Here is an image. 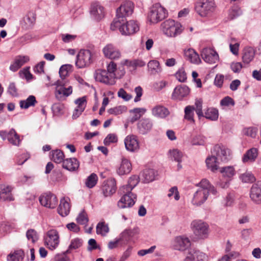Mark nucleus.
<instances>
[{
    "instance_id": "nucleus-34",
    "label": "nucleus",
    "mask_w": 261,
    "mask_h": 261,
    "mask_svg": "<svg viewBox=\"0 0 261 261\" xmlns=\"http://www.w3.org/2000/svg\"><path fill=\"white\" fill-rule=\"evenodd\" d=\"M217 158L213 154L208 156L205 160V163L207 168L211 170L212 172H215L218 169V162Z\"/></svg>"
},
{
    "instance_id": "nucleus-40",
    "label": "nucleus",
    "mask_w": 261,
    "mask_h": 261,
    "mask_svg": "<svg viewBox=\"0 0 261 261\" xmlns=\"http://www.w3.org/2000/svg\"><path fill=\"white\" fill-rule=\"evenodd\" d=\"M37 102L35 97L30 95L25 100L20 101L19 105L21 109H27L30 107L34 106Z\"/></svg>"
},
{
    "instance_id": "nucleus-64",
    "label": "nucleus",
    "mask_w": 261,
    "mask_h": 261,
    "mask_svg": "<svg viewBox=\"0 0 261 261\" xmlns=\"http://www.w3.org/2000/svg\"><path fill=\"white\" fill-rule=\"evenodd\" d=\"M176 78L180 82H184L187 79V75L183 68L179 69L175 73Z\"/></svg>"
},
{
    "instance_id": "nucleus-54",
    "label": "nucleus",
    "mask_w": 261,
    "mask_h": 261,
    "mask_svg": "<svg viewBox=\"0 0 261 261\" xmlns=\"http://www.w3.org/2000/svg\"><path fill=\"white\" fill-rule=\"evenodd\" d=\"M26 237L29 241H31L33 243L37 241L39 239L38 234L37 231L33 229L28 230L26 232Z\"/></svg>"
},
{
    "instance_id": "nucleus-58",
    "label": "nucleus",
    "mask_w": 261,
    "mask_h": 261,
    "mask_svg": "<svg viewBox=\"0 0 261 261\" xmlns=\"http://www.w3.org/2000/svg\"><path fill=\"white\" fill-rule=\"evenodd\" d=\"M36 16L33 12H29L24 18L25 23L29 27H32L35 22Z\"/></svg>"
},
{
    "instance_id": "nucleus-29",
    "label": "nucleus",
    "mask_w": 261,
    "mask_h": 261,
    "mask_svg": "<svg viewBox=\"0 0 261 261\" xmlns=\"http://www.w3.org/2000/svg\"><path fill=\"white\" fill-rule=\"evenodd\" d=\"M184 56L186 59L191 63L199 64L201 60L199 55L192 48H188L184 51Z\"/></svg>"
},
{
    "instance_id": "nucleus-21",
    "label": "nucleus",
    "mask_w": 261,
    "mask_h": 261,
    "mask_svg": "<svg viewBox=\"0 0 261 261\" xmlns=\"http://www.w3.org/2000/svg\"><path fill=\"white\" fill-rule=\"evenodd\" d=\"M189 88L185 85L176 87L172 93V98L174 100H181L182 98L189 95Z\"/></svg>"
},
{
    "instance_id": "nucleus-24",
    "label": "nucleus",
    "mask_w": 261,
    "mask_h": 261,
    "mask_svg": "<svg viewBox=\"0 0 261 261\" xmlns=\"http://www.w3.org/2000/svg\"><path fill=\"white\" fill-rule=\"evenodd\" d=\"M132 169V164L129 160L123 158L116 169L117 173L119 175H124L129 173Z\"/></svg>"
},
{
    "instance_id": "nucleus-14",
    "label": "nucleus",
    "mask_w": 261,
    "mask_h": 261,
    "mask_svg": "<svg viewBox=\"0 0 261 261\" xmlns=\"http://www.w3.org/2000/svg\"><path fill=\"white\" fill-rule=\"evenodd\" d=\"M90 13L94 19L100 20L105 16V8L99 2H93L91 5Z\"/></svg>"
},
{
    "instance_id": "nucleus-45",
    "label": "nucleus",
    "mask_w": 261,
    "mask_h": 261,
    "mask_svg": "<svg viewBox=\"0 0 261 261\" xmlns=\"http://www.w3.org/2000/svg\"><path fill=\"white\" fill-rule=\"evenodd\" d=\"M195 107L194 106H188L185 107L184 110L185 116L184 118L189 121L194 122V111Z\"/></svg>"
},
{
    "instance_id": "nucleus-32",
    "label": "nucleus",
    "mask_w": 261,
    "mask_h": 261,
    "mask_svg": "<svg viewBox=\"0 0 261 261\" xmlns=\"http://www.w3.org/2000/svg\"><path fill=\"white\" fill-rule=\"evenodd\" d=\"M70 208V207L68 200L65 198L61 199L58 208L59 214L62 217L66 216L69 213Z\"/></svg>"
},
{
    "instance_id": "nucleus-47",
    "label": "nucleus",
    "mask_w": 261,
    "mask_h": 261,
    "mask_svg": "<svg viewBox=\"0 0 261 261\" xmlns=\"http://www.w3.org/2000/svg\"><path fill=\"white\" fill-rule=\"evenodd\" d=\"M122 64L133 68L143 67L145 65V62L139 59L134 60L132 61L125 60L123 62Z\"/></svg>"
},
{
    "instance_id": "nucleus-27",
    "label": "nucleus",
    "mask_w": 261,
    "mask_h": 261,
    "mask_svg": "<svg viewBox=\"0 0 261 261\" xmlns=\"http://www.w3.org/2000/svg\"><path fill=\"white\" fill-rule=\"evenodd\" d=\"M152 127V123L148 118L142 119L138 123V129L141 134H147L151 130Z\"/></svg>"
},
{
    "instance_id": "nucleus-51",
    "label": "nucleus",
    "mask_w": 261,
    "mask_h": 261,
    "mask_svg": "<svg viewBox=\"0 0 261 261\" xmlns=\"http://www.w3.org/2000/svg\"><path fill=\"white\" fill-rule=\"evenodd\" d=\"M240 179L244 183L253 182L255 180L253 175L250 172H246L239 176Z\"/></svg>"
},
{
    "instance_id": "nucleus-63",
    "label": "nucleus",
    "mask_w": 261,
    "mask_h": 261,
    "mask_svg": "<svg viewBox=\"0 0 261 261\" xmlns=\"http://www.w3.org/2000/svg\"><path fill=\"white\" fill-rule=\"evenodd\" d=\"M125 110L126 108L125 107L120 106L109 109L108 112L110 114L117 115L122 114Z\"/></svg>"
},
{
    "instance_id": "nucleus-62",
    "label": "nucleus",
    "mask_w": 261,
    "mask_h": 261,
    "mask_svg": "<svg viewBox=\"0 0 261 261\" xmlns=\"http://www.w3.org/2000/svg\"><path fill=\"white\" fill-rule=\"evenodd\" d=\"M118 141L117 136L114 134H109L103 140V143L105 145H110L111 143H114Z\"/></svg>"
},
{
    "instance_id": "nucleus-61",
    "label": "nucleus",
    "mask_w": 261,
    "mask_h": 261,
    "mask_svg": "<svg viewBox=\"0 0 261 261\" xmlns=\"http://www.w3.org/2000/svg\"><path fill=\"white\" fill-rule=\"evenodd\" d=\"M134 231L131 229H125L120 234V238L121 241H128L130 238L134 236Z\"/></svg>"
},
{
    "instance_id": "nucleus-17",
    "label": "nucleus",
    "mask_w": 261,
    "mask_h": 261,
    "mask_svg": "<svg viewBox=\"0 0 261 261\" xmlns=\"http://www.w3.org/2000/svg\"><path fill=\"white\" fill-rule=\"evenodd\" d=\"M124 144L126 149L132 152L137 151L140 148L138 138L134 135H128L125 137Z\"/></svg>"
},
{
    "instance_id": "nucleus-2",
    "label": "nucleus",
    "mask_w": 261,
    "mask_h": 261,
    "mask_svg": "<svg viewBox=\"0 0 261 261\" xmlns=\"http://www.w3.org/2000/svg\"><path fill=\"white\" fill-rule=\"evenodd\" d=\"M216 8L214 0H198L195 5V11L202 17L211 16Z\"/></svg>"
},
{
    "instance_id": "nucleus-22",
    "label": "nucleus",
    "mask_w": 261,
    "mask_h": 261,
    "mask_svg": "<svg viewBox=\"0 0 261 261\" xmlns=\"http://www.w3.org/2000/svg\"><path fill=\"white\" fill-rule=\"evenodd\" d=\"M207 258V255L203 252L199 250L191 249L185 261H206Z\"/></svg>"
},
{
    "instance_id": "nucleus-25",
    "label": "nucleus",
    "mask_w": 261,
    "mask_h": 261,
    "mask_svg": "<svg viewBox=\"0 0 261 261\" xmlns=\"http://www.w3.org/2000/svg\"><path fill=\"white\" fill-rule=\"evenodd\" d=\"M139 182V177L137 175L130 176L127 181V184L122 186L120 188V193H128L132 192L133 189L138 185Z\"/></svg>"
},
{
    "instance_id": "nucleus-15",
    "label": "nucleus",
    "mask_w": 261,
    "mask_h": 261,
    "mask_svg": "<svg viewBox=\"0 0 261 261\" xmlns=\"http://www.w3.org/2000/svg\"><path fill=\"white\" fill-rule=\"evenodd\" d=\"M116 180L114 178H111L103 182L101 191L105 197H110L113 195L116 191Z\"/></svg>"
},
{
    "instance_id": "nucleus-38",
    "label": "nucleus",
    "mask_w": 261,
    "mask_h": 261,
    "mask_svg": "<svg viewBox=\"0 0 261 261\" xmlns=\"http://www.w3.org/2000/svg\"><path fill=\"white\" fill-rule=\"evenodd\" d=\"M169 156L172 159L178 163V168L180 169L181 165L179 164L182 161L183 154L182 152L177 149H173L169 151Z\"/></svg>"
},
{
    "instance_id": "nucleus-46",
    "label": "nucleus",
    "mask_w": 261,
    "mask_h": 261,
    "mask_svg": "<svg viewBox=\"0 0 261 261\" xmlns=\"http://www.w3.org/2000/svg\"><path fill=\"white\" fill-rule=\"evenodd\" d=\"M64 158V153L60 150H55L51 152V159L57 163H63Z\"/></svg>"
},
{
    "instance_id": "nucleus-18",
    "label": "nucleus",
    "mask_w": 261,
    "mask_h": 261,
    "mask_svg": "<svg viewBox=\"0 0 261 261\" xmlns=\"http://www.w3.org/2000/svg\"><path fill=\"white\" fill-rule=\"evenodd\" d=\"M105 56L111 60H117L120 58L121 54L116 47L112 44H108L102 49Z\"/></svg>"
},
{
    "instance_id": "nucleus-35",
    "label": "nucleus",
    "mask_w": 261,
    "mask_h": 261,
    "mask_svg": "<svg viewBox=\"0 0 261 261\" xmlns=\"http://www.w3.org/2000/svg\"><path fill=\"white\" fill-rule=\"evenodd\" d=\"M220 172L222 174V176L231 179L236 174V170L233 166H229L221 167L219 169Z\"/></svg>"
},
{
    "instance_id": "nucleus-12",
    "label": "nucleus",
    "mask_w": 261,
    "mask_h": 261,
    "mask_svg": "<svg viewBox=\"0 0 261 261\" xmlns=\"http://www.w3.org/2000/svg\"><path fill=\"white\" fill-rule=\"evenodd\" d=\"M201 56L205 62L211 64H215L219 61V55L213 48H204L201 52Z\"/></svg>"
},
{
    "instance_id": "nucleus-19",
    "label": "nucleus",
    "mask_w": 261,
    "mask_h": 261,
    "mask_svg": "<svg viewBox=\"0 0 261 261\" xmlns=\"http://www.w3.org/2000/svg\"><path fill=\"white\" fill-rule=\"evenodd\" d=\"M209 193L205 190L198 189L194 194L191 202L196 206L201 205L207 199Z\"/></svg>"
},
{
    "instance_id": "nucleus-23",
    "label": "nucleus",
    "mask_w": 261,
    "mask_h": 261,
    "mask_svg": "<svg viewBox=\"0 0 261 261\" xmlns=\"http://www.w3.org/2000/svg\"><path fill=\"white\" fill-rule=\"evenodd\" d=\"M213 154L217 156V159L225 161L230 155V151L224 146L216 145L214 148Z\"/></svg>"
},
{
    "instance_id": "nucleus-44",
    "label": "nucleus",
    "mask_w": 261,
    "mask_h": 261,
    "mask_svg": "<svg viewBox=\"0 0 261 261\" xmlns=\"http://www.w3.org/2000/svg\"><path fill=\"white\" fill-rule=\"evenodd\" d=\"M24 255V254L22 250H17L7 256V261H22Z\"/></svg>"
},
{
    "instance_id": "nucleus-16",
    "label": "nucleus",
    "mask_w": 261,
    "mask_h": 261,
    "mask_svg": "<svg viewBox=\"0 0 261 261\" xmlns=\"http://www.w3.org/2000/svg\"><path fill=\"white\" fill-rule=\"evenodd\" d=\"M249 196L253 203L261 204V181L252 185L250 190Z\"/></svg>"
},
{
    "instance_id": "nucleus-7",
    "label": "nucleus",
    "mask_w": 261,
    "mask_h": 261,
    "mask_svg": "<svg viewBox=\"0 0 261 261\" xmlns=\"http://www.w3.org/2000/svg\"><path fill=\"white\" fill-rule=\"evenodd\" d=\"M93 62V55L88 49H81L76 57L75 65L79 68L89 66Z\"/></svg>"
},
{
    "instance_id": "nucleus-5",
    "label": "nucleus",
    "mask_w": 261,
    "mask_h": 261,
    "mask_svg": "<svg viewBox=\"0 0 261 261\" xmlns=\"http://www.w3.org/2000/svg\"><path fill=\"white\" fill-rule=\"evenodd\" d=\"M55 85H56L55 97L59 100L65 99L72 93V86L68 85L66 82L58 80Z\"/></svg>"
},
{
    "instance_id": "nucleus-8",
    "label": "nucleus",
    "mask_w": 261,
    "mask_h": 261,
    "mask_svg": "<svg viewBox=\"0 0 261 261\" xmlns=\"http://www.w3.org/2000/svg\"><path fill=\"white\" fill-rule=\"evenodd\" d=\"M194 234L199 239L207 238L208 233V225L200 220H195L191 223Z\"/></svg>"
},
{
    "instance_id": "nucleus-6",
    "label": "nucleus",
    "mask_w": 261,
    "mask_h": 261,
    "mask_svg": "<svg viewBox=\"0 0 261 261\" xmlns=\"http://www.w3.org/2000/svg\"><path fill=\"white\" fill-rule=\"evenodd\" d=\"M45 245L50 250L55 249L59 245L60 237L59 232L55 229L47 230L44 236Z\"/></svg>"
},
{
    "instance_id": "nucleus-4",
    "label": "nucleus",
    "mask_w": 261,
    "mask_h": 261,
    "mask_svg": "<svg viewBox=\"0 0 261 261\" xmlns=\"http://www.w3.org/2000/svg\"><path fill=\"white\" fill-rule=\"evenodd\" d=\"M167 16V10L160 4H154L148 13L147 20L151 23H156Z\"/></svg>"
},
{
    "instance_id": "nucleus-50",
    "label": "nucleus",
    "mask_w": 261,
    "mask_h": 261,
    "mask_svg": "<svg viewBox=\"0 0 261 261\" xmlns=\"http://www.w3.org/2000/svg\"><path fill=\"white\" fill-rule=\"evenodd\" d=\"M83 244V241L79 238H75L71 241L70 244L68 247V249L66 250V253H70L71 251L73 249H76L80 248Z\"/></svg>"
},
{
    "instance_id": "nucleus-37",
    "label": "nucleus",
    "mask_w": 261,
    "mask_h": 261,
    "mask_svg": "<svg viewBox=\"0 0 261 261\" xmlns=\"http://www.w3.org/2000/svg\"><path fill=\"white\" fill-rule=\"evenodd\" d=\"M199 189L205 190L208 193H212L213 195H216L217 193L216 189L206 179H202L199 184Z\"/></svg>"
},
{
    "instance_id": "nucleus-41",
    "label": "nucleus",
    "mask_w": 261,
    "mask_h": 261,
    "mask_svg": "<svg viewBox=\"0 0 261 261\" xmlns=\"http://www.w3.org/2000/svg\"><path fill=\"white\" fill-rule=\"evenodd\" d=\"M155 171L152 169H147L143 171L142 176L145 182H149L154 180Z\"/></svg>"
},
{
    "instance_id": "nucleus-26",
    "label": "nucleus",
    "mask_w": 261,
    "mask_h": 261,
    "mask_svg": "<svg viewBox=\"0 0 261 261\" xmlns=\"http://www.w3.org/2000/svg\"><path fill=\"white\" fill-rule=\"evenodd\" d=\"M12 189V187L9 186L0 185V200H13V198L11 194Z\"/></svg>"
},
{
    "instance_id": "nucleus-49",
    "label": "nucleus",
    "mask_w": 261,
    "mask_h": 261,
    "mask_svg": "<svg viewBox=\"0 0 261 261\" xmlns=\"http://www.w3.org/2000/svg\"><path fill=\"white\" fill-rule=\"evenodd\" d=\"M109 231V228L108 224L105 222H99L96 226V232L102 236H106Z\"/></svg>"
},
{
    "instance_id": "nucleus-1",
    "label": "nucleus",
    "mask_w": 261,
    "mask_h": 261,
    "mask_svg": "<svg viewBox=\"0 0 261 261\" xmlns=\"http://www.w3.org/2000/svg\"><path fill=\"white\" fill-rule=\"evenodd\" d=\"M110 28L113 31L118 29L121 34L125 36L134 34L139 30V24L134 20H130L125 23L122 24L119 20L115 19L111 23Z\"/></svg>"
},
{
    "instance_id": "nucleus-3",
    "label": "nucleus",
    "mask_w": 261,
    "mask_h": 261,
    "mask_svg": "<svg viewBox=\"0 0 261 261\" xmlns=\"http://www.w3.org/2000/svg\"><path fill=\"white\" fill-rule=\"evenodd\" d=\"M161 30L168 37H175L180 34L184 29L181 24L173 19H167L161 24Z\"/></svg>"
},
{
    "instance_id": "nucleus-59",
    "label": "nucleus",
    "mask_w": 261,
    "mask_h": 261,
    "mask_svg": "<svg viewBox=\"0 0 261 261\" xmlns=\"http://www.w3.org/2000/svg\"><path fill=\"white\" fill-rule=\"evenodd\" d=\"M241 14V9L238 6H234L229 10V16L230 19H233L240 16Z\"/></svg>"
},
{
    "instance_id": "nucleus-57",
    "label": "nucleus",
    "mask_w": 261,
    "mask_h": 261,
    "mask_svg": "<svg viewBox=\"0 0 261 261\" xmlns=\"http://www.w3.org/2000/svg\"><path fill=\"white\" fill-rule=\"evenodd\" d=\"M74 103L77 105L76 108L84 111L87 105L86 97L83 96L79 98L74 101Z\"/></svg>"
},
{
    "instance_id": "nucleus-30",
    "label": "nucleus",
    "mask_w": 261,
    "mask_h": 261,
    "mask_svg": "<svg viewBox=\"0 0 261 261\" xmlns=\"http://www.w3.org/2000/svg\"><path fill=\"white\" fill-rule=\"evenodd\" d=\"M151 113L154 116L160 118H165L170 114L168 109L161 105L154 107L151 110Z\"/></svg>"
},
{
    "instance_id": "nucleus-11",
    "label": "nucleus",
    "mask_w": 261,
    "mask_h": 261,
    "mask_svg": "<svg viewBox=\"0 0 261 261\" xmlns=\"http://www.w3.org/2000/svg\"><path fill=\"white\" fill-rule=\"evenodd\" d=\"M41 204L46 207L54 208L58 204V199L55 195L51 193H46L39 197Z\"/></svg>"
},
{
    "instance_id": "nucleus-36",
    "label": "nucleus",
    "mask_w": 261,
    "mask_h": 261,
    "mask_svg": "<svg viewBox=\"0 0 261 261\" xmlns=\"http://www.w3.org/2000/svg\"><path fill=\"white\" fill-rule=\"evenodd\" d=\"M7 140L11 144L17 146H18L21 142L19 136L13 128L11 129L8 132Z\"/></svg>"
},
{
    "instance_id": "nucleus-10",
    "label": "nucleus",
    "mask_w": 261,
    "mask_h": 261,
    "mask_svg": "<svg viewBox=\"0 0 261 261\" xmlns=\"http://www.w3.org/2000/svg\"><path fill=\"white\" fill-rule=\"evenodd\" d=\"M94 76L96 81L107 85H112L115 83L114 75L109 74L105 70H96Z\"/></svg>"
},
{
    "instance_id": "nucleus-39",
    "label": "nucleus",
    "mask_w": 261,
    "mask_h": 261,
    "mask_svg": "<svg viewBox=\"0 0 261 261\" xmlns=\"http://www.w3.org/2000/svg\"><path fill=\"white\" fill-rule=\"evenodd\" d=\"M255 51L254 49L251 47H247L244 49V54L243 56V62L249 64L254 58Z\"/></svg>"
},
{
    "instance_id": "nucleus-60",
    "label": "nucleus",
    "mask_w": 261,
    "mask_h": 261,
    "mask_svg": "<svg viewBox=\"0 0 261 261\" xmlns=\"http://www.w3.org/2000/svg\"><path fill=\"white\" fill-rule=\"evenodd\" d=\"M204 137L201 135H196L193 138L191 141L192 145H203L205 144Z\"/></svg>"
},
{
    "instance_id": "nucleus-53",
    "label": "nucleus",
    "mask_w": 261,
    "mask_h": 261,
    "mask_svg": "<svg viewBox=\"0 0 261 261\" xmlns=\"http://www.w3.org/2000/svg\"><path fill=\"white\" fill-rule=\"evenodd\" d=\"M98 177L95 173H92L89 176L85 182L86 186L89 188H92L97 184Z\"/></svg>"
},
{
    "instance_id": "nucleus-56",
    "label": "nucleus",
    "mask_w": 261,
    "mask_h": 261,
    "mask_svg": "<svg viewBox=\"0 0 261 261\" xmlns=\"http://www.w3.org/2000/svg\"><path fill=\"white\" fill-rule=\"evenodd\" d=\"M77 222L81 225L86 224L88 222L87 214L84 210H83L78 215L76 219Z\"/></svg>"
},
{
    "instance_id": "nucleus-13",
    "label": "nucleus",
    "mask_w": 261,
    "mask_h": 261,
    "mask_svg": "<svg viewBox=\"0 0 261 261\" xmlns=\"http://www.w3.org/2000/svg\"><path fill=\"white\" fill-rule=\"evenodd\" d=\"M134 10L133 3L129 1L123 2L116 10L118 18H123L130 15Z\"/></svg>"
},
{
    "instance_id": "nucleus-28",
    "label": "nucleus",
    "mask_w": 261,
    "mask_h": 261,
    "mask_svg": "<svg viewBox=\"0 0 261 261\" xmlns=\"http://www.w3.org/2000/svg\"><path fill=\"white\" fill-rule=\"evenodd\" d=\"M80 163L74 158H69L65 160L62 164L63 167L70 171H75L79 167Z\"/></svg>"
},
{
    "instance_id": "nucleus-43",
    "label": "nucleus",
    "mask_w": 261,
    "mask_h": 261,
    "mask_svg": "<svg viewBox=\"0 0 261 261\" xmlns=\"http://www.w3.org/2000/svg\"><path fill=\"white\" fill-rule=\"evenodd\" d=\"M218 110L214 108H210L206 110L203 117L211 120L215 121L218 119Z\"/></svg>"
},
{
    "instance_id": "nucleus-55",
    "label": "nucleus",
    "mask_w": 261,
    "mask_h": 261,
    "mask_svg": "<svg viewBox=\"0 0 261 261\" xmlns=\"http://www.w3.org/2000/svg\"><path fill=\"white\" fill-rule=\"evenodd\" d=\"M130 112L134 114L132 117V120L136 121L146 112V109L144 108H135L130 110Z\"/></svg>"
},
{
    "instance_id": "nucleus-52",
    "label": "nucleus",
    "mask_w": 261,
    "mask_h": 261,
    "mask_svg": "<svg viewBox=\"0 0 261 261\" xmlns=\"http://www.w3.org/2000/svg\"><path fill=\"white\" fill-rule=\"evenodd\" d=\"M202 103L203 101L201 99H196L194 106H193L195 107L194 110L199 119L204 116V114L202 112Z\"/></svg>"
},
{
    "instance_id": "nucleus-42",
    "label": "nucleus",
    "mask_w": 261,
    "mask_h": 261,
    "mask_svg": "<svg viewBox=\"0 0 261 261\" xmlns=\"http://www.w3.org/2000/svg\"><path fill=\"white\" fill-rule=\"evenodd\" d=\"M148 71L152 74H155L161 72L162 69L158 61L151 60L147 65Z\"/></svg>"
},
{
    "instance_id": "nucleus-31",
    "label": "nucleus",
    "mask_w": 261,
    "mask_h": 261,
    "mask_svg": "<svg viewBox=\"0 0 261 261\" xmlns=\"http://www.w3.org/2000/svg\"><path fill=\"white\" fill-rule=\"evenodd\" d=\"M29 61L28 56H17L15 59L14 63L10 66V69L13 71H16Z\"/></svg>"
},
{
    "instance_id": "nucleus-48",
    "label": "nucleus",
    "mask_w": 261,
    "mask_h": 261,
    "mask_svg": "<svg viewBox=\"0 0 261 261\" xmlns=\"http://www.w3.org/2000/svg\"><path fill=\"white\" fill-rule=\"evenodd\" d=\"M72 65L70 64H65L62 65L59 70V74L62 79L65 78L68 75L69 73L72 71Z\"/></svg>"
},
{
    "instance_id": "nucleus-9",
    "label": "nucleus",
    "mask_w": 261,
    "mask_h": 261,
    "mask_svg": "<svg viewBox=\"0 0 261 261\" xmlns=\"http://www.w3.org/2000/svg\"><path fill=\"white\" fill-rule=\"evenodd\" d=\"M123 196L118 202L119 207L124 208L129 207L134 205L137 199V195L132 191L128 193H120Z\"/></svg>"
},
{
    "instance_id": "nucleus-33",
    "label": "nucleus",
    "mask_w": 261,
    "mask_h": 261,
    "mask_svg": "<svg viewBox=\"0 0 261 261\" xmlns=\"http://www.w3.org/2000/svg\"><path fill=\"white\" fill-rule=\"evenodd\" d=\"M257 155V149L255 148H252L244 154L242 158V161L243 163L253 162L256 159Z\"/></svg>"
},
{
    "instance_id": "nucleus-20",
    "label": "nucleus",
    "mask_w": 261,
    "mask_h": 261,
    "mask_svg": "<svg viewBox=\"0 0 261 261\" xmlns=\"http://www.w3.org/2000/svg\"><path fill=\"white\" fill-rule=\"evenodd\" d=\"M190 245V241L188 238L178 236L174 239L173 247L176 250L184 251L188 248Z\"/></svg>"
}]
</instances>
